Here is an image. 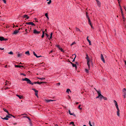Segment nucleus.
<instances>
[{
    "label": "nucleus",
    "mask_w": 126,
    "mask_h": 126,
    "mask_svg": "<svg viewBox=\"0 0 126 126\" xmlns=\"http://www.w3.org/2000/svg\"><path fill=\"white\" fill-rule=\"evenodd\" d=\"M45 100L47 102H50L51 101H55V100H51V99L46 100Z\"/></svg>",
    "instance_id": "obj_8"
},
{
    "label": "nucleus",
    "mask_w": 126,
    "mask_h": 126,
    "mask_svg": "<svg viewBox=\"0 0 126 126\" xmlns=\"http://www.w3.org/2000/svg\"><path fill=\"white\" fill-rule=\"evenodd\" d=\"M123 91L124 93V94L126 95V89L125 88H124L123 90Z\"/></svg>",
    "instance_id": "obj_12"
},
{
    "label": "nucleus",
    "mask_w": 126,
    "mask_h": 126,
    "mask_svg": "<svg viewBox=\"0 0 126 126\" xmlns=\"http://www.w3.org/2000/svg\"><path fill=\"white\" fill-rule=\"evenodd\" d=\"M41 31H38L36 29H35L33 30V33L35 34H39L40 33Z\"/></svg>",
    "instance_id": "obj_3"
},
{
    "label": "nucleus",
    "mask_w": 126,
    "mask_h": 126,
    "mask_svg": "<svg viewBox=\"0 0 126 126\" xmlns=\"http://www.w3.org/2000/svg\"><path fill=\"white\" fill-rule=\"evenodd\" d=\"M116 107V108L117 109V110H119V109L118 108V105H117L116 106H115Z\"/></svg>",
    "instance_id": "obj_33"
},
{
    "label": "nucleus",
    "mask_w": 126,
    "mask_h": 126,
    "mask_svg": "<svg viewBox=\"0 0 126 126\" xmlns=\"http://www.w3.org/2000/svg\"><path fill=\"white\" fill-rule=\"evenodd\" d=\"M120 110H117V114L118 116H120Z\"/></svg>",
    "instance_id": "obj_18"
},
{
    "label": "nucleus",
    "mask_w": 126,
    "mask_h": 126,
    "mask_svg": "<svg viewBox=\"0 0 126 126\" xmlns=\"http://www.w3.org/2000/svg\"><path fill=\"white\" fill-rule=\"evenodd\" d=\"M88 22L89 23L90 25L91 26V27L92 28L93 26H92V23L91 22V21L89 18H88Z\"/></svg>",
    "instance_id": "obj_11"
},
{
    "label": "nucleus",
    "mask_w": 126,
    "mask_h": 126,
    "mask_svg": "<svg viewBox=\"0 0 126 126\" xmlns=\"http://www.w3.org/2000/svg\"><path fill=\"white\" fill-rule=\"evenodd\" d=\"M47 1H48V0H49L48 2H47V4H50L51 2V0H46Z\"/></svg>",
    "instance_id": "obj_20"
},
{
    "label": "nucleus",
    "mask_w": 126,
    "mask_h": 126,
    "mask_svg": "<svg viewBox=\"0 0 126 126\" xmlns=\"http://www.w3.org/2000/svg\"><path fill=\"white\" fill-rule=\"evenodd\" d=\"M1 118L5 120H7L8 119V118H7L6 117L4 118H2V117Z\"/></svg>",
    "instance_id": "obj_25"
},
{
    "label": "nucleus",
    "mask_w": 126,
    "mask_h": 126,
    "mask_svg": "<svg viewBox=\"0 0 126 126\" xmlns=\"http://www.w3.org/2000/svg\"><path fill=\"white\" fill-rule=\"evenodd\" d=\"M70 63L72 64V66L73 67H75L76 68L77 67V66L76 64H73L71 62Z\"/></svg>",
    "instance_id": "obj_14"
},
{
    "label": "nucleus",
    "mask_w": 126,
    "mask_h": 126,
    "mask_svg": "<svg viewBox=\"0 0 126 126\" xmlns=\"http://www.w3.org/2000/svg\"><path fill=\"white\" fill-rule=\"evenodd\" d=\"M97 93L98 94V95H99V96H101V93L100 91H98L97 90H96Z\"/></svg>",
    "instance_id": "obj_9"
},
{
    "label": "nucleus",
    "mask_w": 126,
    "mask_h": 126,
    "mask_svg": "<svg viewBox=\"0 0 126 126\" xmlns=\"http://www.w3.org/2000/svg\"><path fill=\"white\" fill-rule=\"evenodd\" d=\"M27 118L28 119V120H29L30 121H31V119H30V118L29 117H27Z\"/></svg>",
    "instance_id": "obj_47"
},
{
    "label": "nucleus",
    "mask_w": 126,
    "mask_h": 126,
    "mask_svg": "<svg viewBox=\"0 0 126 126\" xmlns=\"http://www.w3.org/2000/svg\"><path fill=\"white\" fill-rule=\"evenodd\" d=\"M32 90L34 91L35 92H36L38 91L37 90L35 89H34L33 88H32Z\"/></svg>",
    "instance_id": "obj_29"
},
{
    "label": "nucleus",
    "mask_w": 126,
    "mask_h": 126,
    "mask_svg": "<svg viewBox=\"0 0 126 126\" xmlns=\"http://www.w3.org/2000/svg\"><path fill=\"white\" fill-rule=\"evenodd\" d=\"M7 40V39H5L3 37H0V40L2 41L3 40L6 41Z\"/></svg>",
    "instance_id": "obj_5"
},
{
    "label": "nucleus",
    "mask_w": 126,
    "mask_h": 126,
    "mask_svg": "<svg viewBox=\"0 0 126 126\" xmlns=\"http://www.w3.org/2000/svg\"><path fill=\"white\" fill-rule=\"evenodd\" d=\"M42 31H43V34H43L44 35V34H45V32L43 30H42Z\"/></svg>",
    "instance_id": "obj_54"
},
{
    "label": "nucleus",
    "mask_w": 126,
    "mask_h": 126,
    "mask_svg": "<svg viewBox=\"0 0 126 126\" xmlns=\"http://www.w3.org/2000/svg\"><path fill=\"white\" fill-rule=\"evenodd\" d=\"M69 114H70L71 115H73V114L72 113H71L70 112V110H69Z\"/></svg>",
    "instance_id": "obj_34"
},
{
    "label": "nucleus",
    "mask_w": 126,
    "mask_h": 126,
    "mask_svg": "<svg viewBox=\"0 0 126 126\" xmlns=\"http://www.w3.org/2000/svg\"><path fill=\"white\" fill-rule=\"evenodd\" d=\"M126 95H125V94H124L123 95V96L124 97V98H125L126 97V96H125Z\"/></svg>",
    "instance_id": "obj_58"
},
{
    "label": "nucleus",
    "mask_w": 126,
    "mask_h": 126,
    "mask_svg": "<svg viewBox=\"0 0 126 126\" xmlns=\"http://www.w3.org/2000/svg\"><path fill=\"white\" fill-rule=\"evenodd\" d=\"M122 18H123V19H125V18L124 16H122Z\"/></svg>",
    "instance_id": "obj_61"
},
{
    "label": "nucleus",
    "mask_w": 126,
    "mask_h": 126,
    "mask_svg": "<svg viewBox=\"0 0 126 126\" xmlns=\"http://www.w3.org/2000/svg\"><path fill=\"white\" fill-rule=\"evenodd\" d=\"M124 8L125 9V10H126V8L125 6H124Z\"/></svg>",
    "instance_id": "obj_64"
},
{
    "label": "nucleus",
    "mask_w": 126,
    "mask_h": 126,
    "mask_svg": "<svg viewBox=\"0 0 126 126\" xmlns=\"http://www.w3.org/2000/svg\"><path fill=\"white\" fill-rule=\"evenodd\" d=\"M88 37H89L88 36L87 37V40L89 42V45H91V41H90L88 39Z\"/></svg>",
    "instance_id": "obj_13"
},
{
    "label": "nucleus",
    "mask_w": 126,
    "mask_h": 126,
    "mask_svg": "<svg viewBox=\"0 0 126 126\" xmlns=\"http://www.w3.org/2000/svg\"><path fill=\"white\" fill-rule=\"evenodd\" d=\"M37 58H39L41 57H42V56H35Z\"/></svg>",
    "instance_id": "obj_39"
},
{
    "label": "nucleus",
    "mask_w": 126,
    "mask_h": 126,
    "mask_svg": "<svg viewBox=\"0 0 126 126\" xmlns=\"http://www.w3.org/2000/svg\"><path fill=\"white\" fill-rule=\"evenodd\" d=\"M57 84L58 85H60V83H57Z\"/></svg>",
    "instance_id": "obj_56"
},
{
    "label": "nucleus",
    "mask_w": 126,
    "mask_h": 126,
    "mask_svg": "<svg viewBox=\"0 0 126 126\" xmlns=\"http://www.w3.org/2000/svg\"><path fill=\"white\" fill-rule=\"evenodd\" d=\"M103 96L102 95H101V96H100L99 97V98L100 99V100H102V99L103 98Z\"/></svg>",
    "instance_id": "obj_26"
},
{
    "label": "nucleus",
    "mask_w": 126,
    "mask_h": 126,
    "mask_svg": "<svg viewBox=\"0 0 126 126\" xmlns=\"http://www.w3.org/2000/svg\"><path fill=\"white\" fill-rule=\"evenodd\" d=\"M25 54L26 55H30V53H29V51H26L25 52Z\"/></svg>",
    "instance_id": "obj_22"
},
{
    "label": "nucleus",
    "mask_w": 126,
    "mask_h": 126,
    "mask_svg": "<svg viewBox=\"0 0 126 126\" xmlns=\"http://www.w3.org/2000/svg\"><path fill=\"white\" fill-rule=\"evenodd\" d=\"M23 17L24 18H26L27 19H28L29 18V17L27 15H24Z\"/></svg>",
    "instance_id": "obj_16"
},
{
    "label": "nucleus",
    "mask_w": 126,
    "mask_h": 126,
    "mask_svg": "<svg viewBox=\"0 0 126 126\" xmlns=\"http://www.w3.org/2000/svg\"><path fill=\"white\" fill-rule=\"evenodd\" d=\"M101 58L103 62L104 63H105V62L104 59V57L103 56H101Z\"/></svg>",
    "instance_id": "obj_7"
},
{
    "label": "nucleus",
    "mask_w": 126,
    "mask_h": 126,
    "mask_svg": "<svg viewBox=\"0 0 126 126\" xmlns=\"http://www.w3.org/2000/svg\"><path fill=\"white\" fill-rule=\"evenodd\" d=\"M37 82H33V83H32L33 85L34 84H37Z\"/></svg>",
    "instance_id": "obj_43"
},
{
    "label": "nucleus",
    "mask_w": 126,
    "mask_h": 126,
    "mask_svg": "<svg viewBox=\"0 0 126 126\" xmlns=\"http://www.w3.org/2000/svg\"><path fill=\"white\" fill-rule=\"evenodd\" d=\"M16 95V96L18 97L19 98H20V99H21L23 97V96H22L19 95L17 94Z\"/></svg>",
    "instance_id": "obj_17"
},
{
    "label": "nucleus",
    "mask_w": 126,
    "mask_h": 126,
    "mask_svg": "<svg viewBox=\"0 0 126 126\" xmlns=\"http://www.w3.org/2000/svg\"><path fill=\"white\" fill-rule=\"evenodd\" d=\"M113 102L115 103V106H116L117 105H118L116 101L115 100H114Z\"/></svg>",
    "instance_id": "obj_23"
},
{
    "label": "nucleus",
    "mask_w": 126,
    "mask_h": 126,
    "mask_svg": "<svg viewBox=\"0 0 126 126\" xmlns=\"http://www.w3.org/2000/svg\"><path fill=\"white\" fill-rule=\"evenodd\" d=\"M81 106V105H79V106L78 108H79L80 110H81L82 109V108H80V106Z\"/></svg>",
    "instance_id": "obj_36"
},
{
    "label": "nucleus",
    "mask_w": 126,
    "mask_h": 126,
    "mask_svg": "<svg viewBox=\"0 0 126 126\" xmlns=\"http://www.w3.org/2000/svg\"><path fill=\"white\" fill-rule=\"evenodd\" d=\"M3 109L7 113L8 115H11V114H10L9 113L8 111L6 109L3 108Z\"/></svg>",
    "instance_id": "obj_10"
},
{
    "label": "nucleus",
    "mask_w": 126,
    "mask_h": 126,
    "mask_svg": "<svg viewBox=\"0 0 126 126\" xmlns=\"http://www.w3.org/2000/svg\"><path fill=\"white\" fill-rule=\"evenodd\" d=\"M56 46L58 48L60 46L59 45H56Z\"/></svg>",
    "instance_id": "obj_62"
},
{
    "label": "nucleus",
    "mask_w": 126,
    "mask_h": 126,
    "mask_svg": "<svg viewBox=\"0 0 126 126\" xmlns=\"http://www.w3.org/2000/svg\"><path fill=\"white\" fill-rule=\"evenodd\" d=\"M27 117V116H23V118H27V117Z\"/></svg>",
    "instance_id": "obj_51"
},
{
    "label": "nucleus",
    "mask_w": 126,
    "mask_h": 126,
    "mask_svg": "<svg viewBox=\"0 0 126 126\" xmlns=\"http://www.w3.org/2000/svg\"><path fill=\"white\" fill-rule=\"evenodd\" d=\"M70 124H72L73 125H74V123L73 122H71L70 123Z\"/></svg>",
    "instance_id": "obj_37"
},
{
    "label": "nucleus",
    "mask_w": 126,
    "mask_h": 126,
    "mask_svg": "<svg viewBox=\"0 0 126 126\" xmlns=\"http://www.w3.org/2000/svg\"><path fill=\"white\" fill-rule=\"evenodd\" d=\"M86 16L87 17V19H88V18H89V17L88 16V15L87 13V12H86Z\"/></svg>",
    "instance_id": "obj_35"
},
{
    "label": "nucleus",
    "mask_w": 126,
    "mask_h": 126,
    "mask_svg": "<svg viewBox=\"0 0 126 126\" xmlns=\"http://www.w3.org/2000/svg\"><path fill=\"white\" fill-rule=\"evenodd\" d=\"M85 71L87 73H88V69H85Z\"/></svg>",
    "instance_id": "obj_45"
},
{
    "label": "nucleus",
    "mask_w": 126,
    "mask_h": 126,
    "mask_svg": "<svg viewBox=\"0 0 126 126\" xmlns=\"http://www.w3.org/2000/svg\"><path fill=\"white\" fill-rule=\"evenodd\" d=\"M121 0H118V3L119 4L120 3V1H121Z\"/></svg>",
    "instance_id": "obj_52"
},
{
    "label": "nucleus",
    "mask_w": 126,
    "mask_h": 126,
    "mask_svg": "<svg viewBox=\"0 0 126 126\" xmlns=\"http://www.w3.org/2000/svg\"><path fill=\"white\" fill-rule=\"evenodd\" d=\"M37 78L41 80H44V79H45V78Z\"/></svg>",
    "instance_id": "obj_21"
},
{
    "label": "nucleus",
    "mask_w": 126,
    "mask_h": 126,
    "mask_svg": "<svg viewBox=\"0 0 126 126\" xmlns=\"http://www.w3.org/2000/svg\"><path fill=\"white\" fill-rule=\"evenodd\" d=\"M30 126H32V123H31V121H30Z\"/></svg>",
    "instance_id": "obj_42"
},
{
    "label": "nucleus",
    "mask_w": 126,
    "mask_h": 126,
    "mask_svg": "<svg viewBox=\"0 0 126 126\" xmlns=\"http://www.w3.org/2000/svg\"><path fill=\"white\" fill-rule=\"evenodd\" d=\"M76 56H75V58H74V59H73V60L72 61V62H74L75 61V58H76Z\"/></svg>",
    "instance_id": "obj_48"
},
{
    "label": "nucleus",
    "mask_w": 126,
    "mask_h": 126,
    "mask_svg": "<svg viewBox=\"0 0 126 126\" xmlns=\"http://www.w3.org/2000/svg\"><path fill=\"white\" fill-rule=\"evenodd\" d=\"M8 54H10V55H13V52L12 51H10V52L8 53Z\"/></svg>",
    "instance_id": "obj_27"
},
{
    "label": "nucleus",
    "mask_w": 126,
    "mask_h": 126,
    "mask_svg": "<svg viewBox=\"0 0 126 126\" xmlns=\"http://www.w3.org/2000/svg\"><path fill=\"white\" fill-rule=\"evenodd\" d=\"M97 5L99 6V7H100V6L101 5V3L99 1H98L97 2Z\"/></svg>",
    "instance_id": "obj_19"
},
{
    "label": "nucleus",
    "mask_w": 126,
    "mask_h": 126,
    "mask_svg": "<svg viewBox=\"0 0 126 126\" xmlns=\"http://www.w3.org/2000/svg\"><path fill=\"white\" fill-rule=\"evenodd\" d=\"M103 98L104 100H106L107 99V98L106 97H105L103 96Z\"/></svg>",
    "instance_id": "obj_38"
},
{
    "label": "nucleus",
    "mask_w": 126,
    "mask_h": 126,
    "mask_svg": "<svg viewBox=\"0 0 126 126\" xmlns=\"http://www.w3.org/2000/svg\"><path fill=\"white\" fill-rule=\"evenodd\" d=\"M76 44V43L75 42H74L73 43L71 44V46H72V45H74Z\"/></svg>",
    "instance_id": "obj_40"
},
{
    "label": "nucleus",
    "mask_w": 126,
    "mask_h": 126,
    "mask_svg": "<svg viewBox=\"0 0 126 126\" xmlns=\"http://www.w3.org/2000/svg\"><path fill=\"white\" fill-rule=\"evenodd\" d=\"M20 75H23V76H26V75L25 74H23V73H21L20 74Z\"/></svg>",
    "instance_id": "obj_41"
},
{
    "label": "nucleus",
    "mask_w": 126,
    "mask_h": 126,
    "mask_svg": "<svg viewBox=\"0 0 126 126\" xmlns=\"http://www.w3.org/2000/svg\"><path fill=\"white\" fill-rule=\"evenodd\" d=\"M52 34H53V33H50V38L49 39V40H50V39H51L52 38Z\"/></svg>",
    "instance_id": "obj_30"
},
{
    "label": "nucleus",
    "mask_w": 126,
    "mask_h": 126,
    "mask_svg": "<svg viewBox=\"0 0 126 126\" xmlns=\"http://www.w3.org/2000/svg\"><path fill=\"white\" fill-rule=\"evenodd\" d=\"M45 34L47 37H48L49 36L48 35L47 33H45Z\"/></svg>",
    "instance_id": "obj_46"
},
{
    "label": "nucleus",
    "mask_w": 126,
    "mask_h": 126,
    "mask_svg": "<svg viewBox=\"0 0 126 126\" xmlns=\"http://www.w3.org/2000/svg\"><path fill=\"white\" fill-rule=\"evenodd\" d=\"M44 35L43 34H42V36H41L42 38H43L44 37Z\"/></svg>",
    "instance_id": "obj_55"
},
{
    "label": "nucleus",
    "mask_w": 126,
    "mask_h": 126,
    "mask_svg": "<svg viewBox=\"0 0 126 126\" xmlns=\"http://www.w3.org/2000/svg\"><path fill=\"white\" fill-rule=\"evenodd\" d=\"M60 50L62 52H63V49L62 48Z\"/></svg>",
    "instance_id": "obj_59"
},
{
    "label": "nucleus",
    "mask_w": 126,
    "mask_h": 126,
    "mask_svg": "<svg viewBox=\"0 0 126 126\" xmlns=\"http://www.w3.org/2000/svg\"><path fill=\"white\" fill-rule=\"evenodd\" d=\"M26 24L28 25H31L32 26H35V25L33 22H26Z\"/></svg>",
    "instance_id": "obj_4"
},
{
    "label": "nucleus",
    "mask_w": 126,
    "mask_h": 126,
    "mask_svg": "<svg viewBox=\"0 0 126 126\" xmlns=\"http://www.w3.org/2000/svg\"><path fill=\"white\" fill-rule=\"evenodd\" d=\"M33 54L34 55H37L35 54V52L34 51H33Z\"/></svg>",
    "instance_id": "obj_44"
},
{
    "label": "nucleus",
    "mask_w": 126,
    "mask_h": 126,
    "mask_svg": "<svg viewBox=\"0 0 126 126\" xmlns=\"http://www.w3.org/2000/svg\"><path fill=\"white\" fill-rule=\"evenodd\" d=\"M15 66L16 67H19L20 68L21 67H23V66H21V65H15Z\"/></svg>",
    "instance_id": "obj_15"
},
{
    "label": "nucleus",
    "mask_w": 126,
    "mask_h": 126,
    "mask_svg": "<svg viewBox=\"0 0 126 126\" xmlns=\"http://www.w3.org/2000/svg\"><path fill=\"white\" fill-rule=\"evenodd\" d=\"M58 49H60H60H61L62 48H61V47H60V46H59V47H58Z\"/></svg>",
    "instance_id": "obj_63"
},
{
    "label": "nucleus",
    "mask_w": 126,
    "mask_h": 126,
    "mask_svg": "<svg viewBox=\"0 0 126 126\" xmlns=\"http://www.w3.org/2000/svg\"><path fill=\"white\" fill-rule=\"evenodd\" d=\"M9 115H6V117L7 118H8L9 117Z\"/></svg>",
    "instance_id": "obj_57"
},
{
    "label": "nucleus",
    "mask_w": 126,
    "mask_h": 126,
    "mask_svg": "<svg viewBox=\"0 0 126 126\" xmlns=\"http://www.w3.org/2000/svg\"><path fill=\"white\" fill-rule=\"evenodd\" d=\"M123 61L124 62L125 65H126V61L125 60H124Z\"/></svg>",
    "instance_id": "obj_49"
},
{
    "label": "nucleus",
    "mask_w": 126,
    "mask_h": 126,
    "mask_svg": "<svg viewBox=\"0 0 126 126\" xmlns=\"http://www.w3.org/2000/svg\"><path fill=\"white\" fill-rule=\"evenodd\" d=\"M38 91L37 92H35V94L36 95V96L37 97H38Z\"/></svg>",
    "instance_id": "obj_28"
},
{
    "label": "nucleus",
    "mask_w": 126,
    "mask_h": 126,
    "mask_svg": "<svg viewBox=\"0 0 126 126\" xmlns=\"http://www.w3.org/2000/svg\"><path fill=\"white\" fill-rule=\"evenodd\" d=\"M4 49V48H0V49L1 50H3Z\"/></svg>",
    "instance_id": "obj_60"
},
{
    "label": "nucleus",
    "mask_w": 126,
    "mask_h": 126,
    "mask_svg": "<svg viewBox=\"0 0 126 126\" xmlns=\"http://www.w3.org/2000/svg\"><path fill=\"white\" fill-rule=\"evenodd\" d=\"M19 32V30H16L14 31L13 33V34L16 35Z\"/></svg>",
    "instance_id": "obj_6"
},
{
    "label": "nucleus",
    "mask_w": 126,
    "mask_h": 126,
    "mask_svg": "<svg viewBox=\"0 0 126 126\" xmlns=\"http://www.w3.org/2000/svg\"><path fill=\"white\" fill-rule=\"evenodd\" d=\"M100 96H99V95H98V96H97V97H96V98L97 99V98H99V97Z\"/></svg>",
    "instance_id": "obj_53"
},
{
    "label": "nucleus",
    "mask_w": 126,
    "mask_h": 126,
    "mask_svg": "<svg viewBox=\"0 0 126 126\" xmlns=\"http://www.w3.org/2000/svg\"><path fill=\"white\" fill-rule=\"evenodd\" d=\"M45 15L46 16V17H47V19L48 20L49 19V18H48V16L47 14V13H45Z\"/></svg>",
    "instance_id": "obj_24"
},
{
    "label": "nucleus",
    "mask_w": 126,
    "mask_h": 126,
    "mask_svg": "<svg viewBox=\"0 0 126 126\" xmlns=\"http://www.w3.org/2000/svg\"><path fill=\"white\" fill-rule=\"evenodd\" d=\"M3 0L5 3H6V1L5 0Z\"/></svg>",
    "instance_id": "obj_50"
},
{
    "label": "nucleus",
    "mask_w": 126,
    "mask_h": 126,
    "mask_svg": "<svg viewBox=\"0 0 126 126\" xmlns=\"http://www.w3.org/2000/svg\"><path fill=\"white\" fill-rule=\"evenodd\" d=\"M69 92H70V89H67L66 90V92H67L68 93H69Z\"/></svg>",
    "instance_id": "obj_32"
},
{
    "label": "nucleus",
    "mask_w": 126,
    "mask_h": 126,
    "mask_svg": "<svg viewBox=\"0 0 126 126\" xmlns=\"http://www.w3.org/2000/svg\"><path fill=\"white\" fill-rule=\"evenodd\" d=\"M85 58L87 59V64L89 68H90V61H91L92 58L91 57L89 58L88 56H86V57Z\"/></svg>",
    "instance_id": "obj_1"
},
{
    "label": "nucleus",
    "mask_w": 126,
    "mask_h": 126,
    "mask_svg": "<svg viewBox=\"0 0 126 126\" xmlns=\"http://www.w3.org/2000/svg\"><path fill=\"white\" fill-rule=\"evenodd\" d=\"M22 81H25L27 82L28 84H29L33 85L32 83L31 82L30 80L27 78H25L24 79H22Z\"/></svg>",
    "instance_id": "obj_2"
},
{
    "label": "nucleus",
    "mask_w": 126,
    "mask_h": 126,
    "mask_svg": "<svg viewBox=\"0 0 126 126\" xmlns=\"http://www.w3.org/2000/svg\"><path fill=\"white\" fill-rule=\"evenodd\" d=\"M76 30L77 31H80L79 29L77 27L76 28Z\"/></svg>",
    "instance_id": "obj_31"
}]
</instances>
